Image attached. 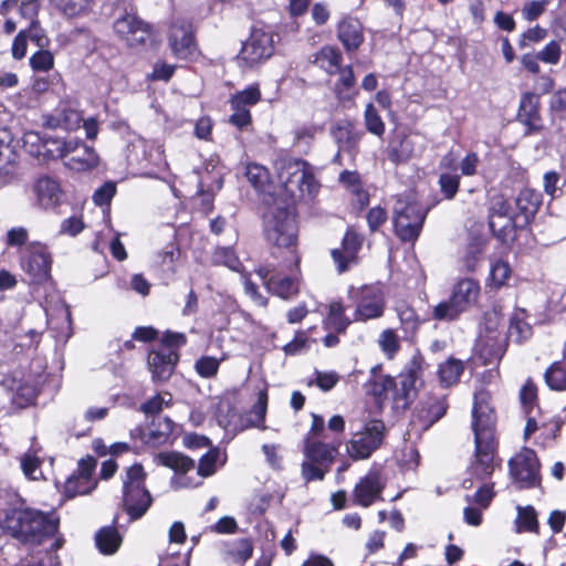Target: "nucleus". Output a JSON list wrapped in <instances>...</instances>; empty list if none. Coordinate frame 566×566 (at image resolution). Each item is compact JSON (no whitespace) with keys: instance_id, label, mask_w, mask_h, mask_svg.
Here are the masks:
<instances>
[{"instance_id":"f03ea898","label":"nucleus","mask_w":566,"mask_h":566,"mask_svg":"<svg viewBox=\"0 0 566 566\" xmlns=\"http://www.w3.org/2000/svg\"><path fill=\"white\" fill-rule=\"evenodd\" d=\"M428 210L412 195L398 196L392 207L394 227L397 237L405 242H415L424 223Z\"/></svg>"},{"instance_id":"f704fd0d","label":"nucleus","mask_w":566,"mask_h":566,"mask_svg":"<svg viewBox=\"0 0 566 566\" xmlns=\"http://www.w3.org/2000/svg\"><path fill=\"white\" fill-rule=\"evenodd\" d=\"M268 410V394L261 390L258 394V399L247 416L248 424L244 427H256L265 430L264 426L265 415Z\"/></svg>"},{"instance_id":"052dcab7","label":"nucleus","mask_w":566,"mask_h":566,"mask_svg":"<svg viewBox=\"0 0 566 566\" xmlns=\"http://www.w3.org/2000/svg\"><path fill=\"white\" fill-rule=\"evenodd\" d=\"M29 27L24 29L27 31L28 39L39 46V49L46 48L50 43L44 30L40 27L38 19L28 20Z\"/></svg>"},{"instance_id":"a18cd8bd","label":"nucleus","mask_w":566,"mask_h":566,"mask_svg":"<svg viewBox=\"0 0 566 566\" xmlns=\"http://www.w3.org/2000/svg\"><path fill=\"white\" fill-rule=\"evenodd\" d=\"M507 333L510 339L522 343L532 336V326L523 317L515 315L511 318Z\"/></svg>"},{"instance_id":"c756f323","label":"nucleus","mask_w":566,"mask_h":566,"mask_svg":"<svg viewBox=\"0 0 566 566\" xmlns=\"http://www.w3.org/2000/svg\"><path fill=\"white\" fill-rule=\"evenodd\" d=\"M520 119L530 128H536L538 115V97L535 93L526 92L522 95L518 109Z\"/></svg>"},{"instance_id":"2eb2a0df","label":"nucleus","mask_w":566,"mask_h":566,"mask_svg":"<svg viewBox=\"0 0 566 566\" xmlns=\"http://www.w3.org/2000/svg\"><path fill=\"white\" fill-rule=\"evenodd\" d=\"M420 374L421 363L418 358L415 357L409 361L405 370L400 374L398 382L391 377H386L384 379L382 387L385 390L396 387V399L401 398L405 400V405H407L410 400L411 394L417 388V382L420 380Z\"/></svg>"},{"instance_id":"4be33fe9","label":"nucleus","mask_w":566,"mask_h":566,"mask_svg":"<svg viewBox=\"0 0 566 566\" xmlns=\"http://www.w3.org/2000/svg\"><path fill=\"white\" fill-rule=\"evenodd\" d=\"M337 36L347 52H355L364 42V31L360 21L352 17L344 18L338 23Z\"/></svg>"},{"instance_id":"49530a36","label":"nucleus","mask_w":566,"mask_h":566,"mask_svg":"<svg viewBox=\"0 0 566 566\" xmlns=\"http://www.w3.org/2000/svg\"><path fill=\"white\" fill-rule=\"evenodd\" d=\"M245 176L249 182L258 191H264L265 186L269 184V171L265 167L258 164H250L247 166Z\"/></svg>"},{"instance_id":"ea45409f","label":"nucleus","mask_w":566,"mask_h":566,"mask_svg":"<svg viewBox=\"0 0 566 566\" xmlns=\"http://www.w3.org/2000/svg\"><path fill=\"white\" fill-rule=\"evenodd\" d=\"M545 380L553 390L566 389V361L554 363L545 373Z\"/></svg>"},{"instance_id":"2f4dec72","label":"nucleus","mask_w":566,"mask_h":566,"mask_svg":"<svg viewBox=\"0 0 566 566\" xmlns=\"http://www.w3.org/2000/svg\"><path fill=\"white\" fill-rule=\"evenodd\" d=\"M69 139L63 140L59 138L44 139L42 143V149L30 150L32 154L36 156H43L49 159H57L62 158L65 160L67 150H69Z\"/></svg>"},{"instance_id":"9d476101","label":"nucleus","mask_w":566,"mask_h":566,"mask_svg":"<svg viewBox=\"0 0 566 566\" xmlns=\"http://www.w3.org/2000/svg\"><path fill=\"white\" fill-rule=\"evenodd\" d=\"M168 41L174 55L178 59L188 60L197 51L192 24L185 19H176L171 23Z\"/></svg>"},{"instance_id":"7c9ffc66","label":"nucleus","mask_w":566,"mask_h":566,"mask_svg":"<svg viewBox=\"0 0 566 566\" xmlns=\"http://www.w3.org/2000/svg\"><path fill=\"white\" fill-rule=\"evenodd\" d=\"M342 61L340 52L332 46L322 48L315 56V63L328 74H336Z\"/></svg>"},{"instance_id":"774afa93","label":"nucleus","mask_w":566,"mask_h":566,"mask_svg":"<svg viewBox=\"0 0 566 566\" xmlns=\"http://www.w3.org/2000/svg\"><path fill=\"white\" fill-rule=\"evenodd\" d=\"M28 240H29V232L24 227L11 228L7 232L6 242L9 247H13V248L24 247L25 248L30 243V242H28Z\"/></svg>"},{"instance_id":"72a5a7b5","label":"nucleus","mask_w":566,"mask_h":566,"mask_svg":"<svg viewBox=\"0 0 566 566\" xmlns=\"http://www.w3.org/2000/svg\"><path fill=\"white\" fill-rule=\"evenodd\" d=\"M489 224L492 232L500 238L507 237L509 234L514 232V230L517 227H524V224H522V221L520 220V217L516 216V213L501 216L500 218L490 217Z\"/></svg>"},{"instance_id":"f257e3e1","label":"nucleus","mask_w":566,"mask_h":566,"mask_svg":"<svg viewBox=\"0 0 566 566\" xmlns=\"http://www.w3.org/2000/svg\"><path fill=\"white\" fill-rule=\"evenodd\" d=\"M490 399L491 396L485 390L474 395L472 429L475 451L469 467V474L476 480L490 478L495 468V416L490 406Z\"/></svg>"},{"instance_id":"423d86ee","label":"nucleus","mask_w":566,"mask_h":566,"mask_svg":"<svg viewBox=\"0 0 566 566\" xmlns=\"http://www.w3.org/2000/svg\"><path fill=\"white\" fill-rule=\"evenodd\" d=\"M384 436L385 424L381 420L367 421L347 442L348 455L355 461L368 459L381 446Z\"/></svg>"},{"instance_id":"bf43d9fd","label":"nucleus","mask_w":566,"mask_h":566,"mask_svg":"<svg viewBox=\"0 0 566 566\" xmlns=\"http://www.w3.org/2000/svg\"><path fill=\"white\" fill-rule=\"evenodd\" d=\"M220 361L212 356H202L196 361L195 368L201 377L210 378L217 375Z\"/></svg>"},{"instance_id":"b1692460","label":"nucleus","mask_w":566,"mask_h":566,"mask_svg":"<svg viewBox=\"0 0 566 566\" xmlns=\"http://www.w3.org/2000/svg\"><path fill=\"white\" fill-rule=\"evenodd\" d=\"M363 133L355 129L347 120H338L332 128V136L343 151L353 153L357 147Z\"/></svg>"},{"instance_id":"39448f33","label":"nucleus","mask_w":566,"mask_h":566,"mask_svg":"<svg viewBox=\"0 0 566 566\" xmlns=\"http://www.w3.org/2000/svg\"><path fill=\"white\" fill-rule=\"evenodd\" d=\"M285 188L292 195L297 190L300 196L313 198L319 190L314 168L302 159L289 160L280 175Z\"/></svg>"},{"instance_id":"603ef678","label":"nucleus","mask_w":566,"mask_h":566,"mask_svg":"<svg viewBox=\"0 0 566 566\" xmlns=\"http://www.w3.org/2000/svg\"><path fill=\"white\" fill-rule=\"evenodd\" d=\"M378 344L388 358H392L400 349L398 335L392 329H385L378 338Z\"/></svg>"},{"instance_id":"09e8293b","label":"nucleus","mask_w":566,"mask_h":566,"mask_svg":"<svg viewBox=\"0 0 566 566\" xmlns=\"http://www.w3.org/2000/svg\"><path fill=\"white\" fill-rule=\"evenodd\" d=\"M174 426L169 418H158V427L149 430L147 442L153 444L165 443L172 433Z\"/></svg>"},{"instance_id":"9b49d317","label":"nucleus","mask_w":566,"mask_h":566,"mask_svg":"<svg viewBox=\"0 0 566 566\" xmlns=\"http://www.w3.org/2000/svg\"><path fill=\"white\" fill-rule=\"evenodd\" d=\"M114 31L129 46L144 44L151 34L150 25L132 13L116 19Z\"/></svg>"},{"instance_id":"37998d69","label":"nucleus","mask_w":566,"mask_h":566,"mask_svg":"<svg viewBox=\"0 0 566 566\" xmlns=\"http://www.w3.org/2000/svg\"><path fill=\"white\" fill-rule=\"evenodd\" d=\"M482 254L483 247L480 242L470 243L461 258L462 269L467 272H474L482 260Z\"/></svg>"},{"instance_id":"680f3d73","label":"nucleus","mask_w":566,"mask_h":566,"mask_svg":"<svg viewBox=\"0 0 566 566\" xmlns=\"http://www.w3.org/2000/svg\"><path fill=\"white\" fill-rule=\"evenodd\" d=\"M55 112L60 117L62 128L71 130L78 127L82 118L77 111L60 106Z\"/></svg>"},{"instance_id":"a19ab883","label":"nucleus","mask_w":566,"mask_h":566,"mask_svg":"<svg viewBox=\"0 0 566 566\" xmlns=\"http://www.w3.org/2000/svg\"><path fill=\"white\" fill-rule=\"evenodd\" d=\"M516 531L521 532H538L537 515L533 506H517Z\"/></svg>"},{"instance_id":"20e7f679","label":"nucleus","mask_w":566,"mask_h":566,"mask_svg":"<svg viewBox=\"0 0 566 566\" xmlns=\"http://www.w3.org/2000/svg\"><path fill=\"white\" fill-rule=\"evenodd\" d=\"M146 473L139 463L126 470L123 479V504L132 520H138L146 514L153 503V497L145 486Z\"/></svg>"},{"instance_id":"bb28decb","label":"nucleus","mask_w":566,"mask_h":566,"mask_svg":"<svg viewBox=\"0 0 566 566\" xmlns=\"http://www.w3.org/2000/svg\"><path fill=\"white\" fill-rule=\"evenodd\" d=\"M539 206L538 195L531 189H523L515 199L516 216L520 217L522 224L526 226L534 217Z\"/></svg>"},{"instance_id":"5701e85b","label":"nucleus","mask_w":566,"mask_h":566,"mask_svg":"<svg viewBox=\"0 0 566 566\" xmlns=\"http://www.w3.org/2000/svg\"><path fill=\"white\" fill-rule=\"evenodd\" d=\"M38 203L44 208L56 207L62 199V190L59 182L49 177H40L33 187Z\"/></svg>"},{"instance_id":"a211bd4d","label":"nucleus","mask_w":566,"mask_h":566,"mask_svg":"<svg viewBox=\"0 0 566 566\" xmlns=\"http://www.w3.org/2000/svg\"><path fill=\"white\" fill-rule=\"evenodd\" d=\"M13 135L8 128H0V185L13 180L18 174V154Z\"/></svg>"},{"instance_id":"aec40b11","label":"nucleus","mask_w":566,"mask_h":566,"mask_svg":"<svg viewBox=\"0 0 566 566\" xmlns=\"http://www.w3.org/2000/svg\"><path fill=\"white\" fill-rule=\"evenodd\" d=\"M258 275L263 280L269 292L283 300H290L298 293V283L291 277H279L272 274L269 266H261L256 270Z\"/></svg>"},{"instance_id":"13d9d810","label":"nucleus","mask_w":566,"mask_h":566,"mask_svg":"<svg viewBox=\"0 0 566 566\" xmlns=\"http://www.w3.org/2000/svg\"><path fill=\"white\" fill-rule=\"evenodd\" d=\"M149 143L143 138H137L129 145L128 159L136 164L150 161L151 155L148 154Z\"/></svg>"},{"instance_id":"7ed1b4c3","label":"nucleus","mask_w":566,"mask_h":566,"mask_svg":"<svg viewBox=\"0 0 566 566\" xmlns=\"http://www.w3.org/2000/svg\"><path fill=\"white\" fill-rule=\"evenodd\" d=\"M264 235L269 243L290 248L296 243L297 226L293 212L275 202L268 207L263 217Z\"/></svg>"},{"instance_id":"cd10ccee","label":"nucleus","mask_w":566,"mask_h":566,"mask_svg":"<svg viewBox=\"0 0 566 566\" xmlns=\"http://www.w3.org/2000/svg\"><path fill=\"white\" fill-rule=\"evenodd\" d=\"M155 462L174 470L176 473H187L195 468V461L179 452H159Z\"/></svg>"},{"instance_id":"473e14b6","label":"nucleus","mask_w":566,"mask_h":566,"mask_svg":"<svg viewBox=\"0 0 566 566\" xmlns=\"http://www.w3.org/2000/svg\"><path fill=\"white\" fill-rule=\"evenodd\" d=\"M39 452L40 449L31 448L20 459L23 474L30 480H40L43 476Z\"/></svg>"},{"instance_id":"8fccbe9b","label":"nucleus","mask_w":566,"mask_h":566,"mask_svg":"<svg viewBox=\"0 0 566 566\" xmlns=\"http://www.w3.org/2000/svg\"><path fill=\"white\" fill-rule=\"evenodd\" d=\"M30 66L34 72H49L54 66V55L51 51L40 49L30 57Z\"/></svg>"},{"instance_id":"5fc2aeb1","label":"nucleus","mask_w":566,"mask_h":566,"mask_svg":"<svg viewBox=\"0 0 566 566\" xmlns=\"http://www.w3.org/2000/svg\"><path fill=\"white\" fill-rule=\"evenodd\" d=\"M90 483V471H87L86 475L69 479L65 483V493L71 497L86 494L92 490Z\"/></svg>"},{"instance_id":"4468645a","label":"nucleus","mask_w":566,"mask_h":566,"mask_svg":"<svg viewBox=\"0 0 566 566\" xmlns=\"http://www.w3.org/2000/svg\"><path fill=\"white\" fill-rule=\"evenodd\" d=\"M69 150L64 165L74 171H90L99 164V156L95 149L77 139H69Z\"/></svg>"},{"instance_id":"0eeeda50","label":"nucleus","mask_w":566,"mask_h":566,"mask_svg":"<svg viewBox=\"0 0 566 566\" xmlns=\"http://www.w3.org/2000/svg\"><path fill=\"white\" fill-rule=\"evenodd\" d=\"M21 268L33 284H41L51 277L52 256L41 242H30L21 250Z\"/></svg>"},{"instance_id":"4c0bfd02","label":"nucleus","mask_w":566,"mask_h":566,"mask_svg":"<svg viewBox=\"0 0 566 566\" xmlns=\"http://www.w3.org/2000/svg\"><path fill=\"white\" fill-rule=\"evenodd\" d=\"M338 81L335 84V93L340 101L350 98L349 91L354 87L356 80L350 65L340 67L338 70Z\"/></svg>"},{"instance_id":"de8ad7c7","label":"nucleus","mask_w":566,"mask_h":566,"mask_svg":"<svg viewBox=\"0 0 566 566\" xmlns=\"http://www.w3.org/2000/svg\"><path fill=\"white\" fill-rule=\"evenodd\" d=\"M212 263L224 265L235 272L241 269V262L231 248H217L212 254Z\"/></svg>"},{"instance_id":"dca6fc26","label":"nucleus","mask_w":566,"mask_h":566,"mask_svg":"<svg viewBox=\"0 0 566 566\" xmlns=\"http://www.w3.org/2000/svg\"><path fill=\"white\" fill-rule=\"evenodd\" d=\"M447 408L444 397L429 396L416 408L411 420L412 427L420 430L429 429L446 415Z\"/></svg>"},{"instance_id":"e433bc0d","label":"nucleus","mask_w":566,"mask_h":566,"mask_svg":"<svg viewBox=\"0 0 566 566\" xmlns=\"http://www.w3.org/2000/svg\"><path fill=\"white\" fill-rule=\"evenodd\" d=\"M345 307L340 302H333L329 305V313L325 321L327 328L334 329L337 333H343L350 324V321L345 316Z\"/></svg>"},{"instance_id":"6e6d98bb","label":"nucleus","mask_w":566,"mask_h":566,"mask_svg":"<svg viewBox=\"0 0 566 566\" xmlns=\"http://www.w3.org/2000/svg\"><path fill=\"white\" fill-rule=\"evenodd\" d=\"M52 2L65 15L73 18L85 12L90 0H52Z\"/></svg>"},{"instance_id":"a878e982","label":"nucleus","mask_w":566,"mask_h":566,"mask_svg":"<svg viewBox=\"0 0 566 566\" xmlns=\"http://www.w3.org/2000/svg\"><path fill=\"white\" fill-rule=\"evenodd\" d=\"M339 444H329L317 441H307L305 447V454L307 460L329 469L338 453Z\"/></svg>"},{"instance_id":"1a4fd4ad","label":"nucleus","mask_w":566,"mask_h":566,"mask_svg":"<svg viewBox=\"0 0 566 566\" xmlns=\"http://www.w3.org/2000/svg\"><path fill=\"white\" fill-rule=\"evenodd\" d=\"M349 297L356 302V321L366 322L378 318L384 314L385 297L381 289L378 286L350 287Z\"/></svg>"},{"instance_id":"338daca9","label":"nucleus","mask_w":566,"mask_h":566,"mask_svg":"<svg viewBox=\"0 0 566 566\" xmlns=\"http://www.w3.org/2000/svg\"><path fill=\"white\" fill-rule=\"evenodd\" d=\"M494 496V492L491 485L484 484L478 489V491L471 496L467 495L465 500L469 504L475 503L481 509H486L492 499Z\"/></svg>"},{"instance_id":"c85d7f7f","label":"nucleus","mask_w":566,"mask_h":566,"mask_svg":"<svg viewBox=\"0 0 566 566\" xmlns=\"http://www.w3.org/2000/svg\"><path fill=\"white\" fill-rule=\"evenodd\" d=\"M95 544L102 554L112 555L119 548L122 537L115 527L105 526L96 533Z\"/></svg>"},{"instance_id":"3c124183","label":"nucleus","mask_w":566,"mask_h":566,"mask_svg":"<svg viewBox=\"0 0 566 566\" xmlns=\"http://www.w3.org/2000/svg\"><path fill=\"white\" fill-rule=\"evenodd\" d=\"M253 546L248 538H240L234 541L228 549V554L239 563H244L251 558Z\"/></svg>"},{"instance_id":"412c9836","label":"nucleus","mask_w":566,"mask_h":566,"mask_svg":"<svg viewBox=\"0 0 566 566\" xmlns=\"http://www.w3.org/2000/svg\"><path fill=\"white\" fill-rule=\"evenodd\" d=\"M419 151L420 149L416 148L413 138L401 132L392 136L387 147L388 158L396 165L407 163Z\"/></svg>"},{"instance_id":"ddd939ff","label":"nucleus","mask_w":566,"mask_h":566,"mask_svg":"<svg viewBox=\"0 0 566 566\" xmlns=\"http://www.w3.org/2000/svg\"><path fill=\"white\" fill-rule=\"evenodd\" d=\"M179 354L167 345H159L148 355V367L154 381H167L178 363Z\"/></svg>"},{"instance_id":"69168bd1","label":"nucleus","mask_w":566,"mask_h":566,"mask_svg":"<svg viewBox=\"0 0 566 566\" xmlns=\"http://www.w3.org/2000/svg\"><path fill=\"white\" fill-rule=\"evenodd\" d=\"M219 458L218 450H209L206 454H203L199 461L198 465V475L202 478L210 476L216 471V462Z\"/></svg>"},{"instance_id":"864d4df0","label":"nucleus","mask_w":566,"mask_h":566,"mask_svg":"<svg viewBox=\"0 0 566 566\" xmlns=\"http://www.w3.org/2000/svg\"><path fill=\"white\" fill-rule=\"evenodd\" d=\"M260 90L256 86H250L231 98V107L240 106L249 108L256 104L260 101Z\"/></svg>"},{"instance_id":"6ab92c4d","label":"nucleus","mask_w":566,"mask_h":566,"mask_svg":"<svg viewBox=\"0 0 566 566\" xmlns=\"http://www.w3.org/2000/svg\"><path fill=\"white\" fill-rule=\"evenodd\" d=\"M363 244V238L356 232L348 230L343 239L342 248L332 250V258L337 266L338 273H344L350 265L357 262V253Z\"/></svg>"},{"instance_id":"58836bf2","label":"nucleus","mask_w":566,"mask_h":566,"mask_svg":"<svg viewBox=\"0 0 566 566\" xmlns=\"http://www.w3.org/2000/svg\"><path fill=\"white\" fill-rule=\"evenodd\" d=\"M11 8H17L23 19L32 20L38 18L40 0H4L2 2L3 10H9Z\"/></svg>"},{"instance_id":"c03bdc74","label":"nucleus","mask_w":566,"mask_h":566,"mask_svg":"<svg viewBox=\"0 0 566 566\" xmlns=\"http://www.w3.org/2000/svg\"><path fill=\"white\" fill-rule=\"evenodd\" d=\"M512 270L507 262L499 260L491 265L489 284L492 287L500 289L506 284L511 277Z\"/></svg>"},{"instance_id":"e2e57ef3","label":"nucleus","mask_w":566,"mask_h":566,"mask_svg":"<svg viewBox=\"0 0 566 566\" xmlns=\"http://www.w3.org/2000/svg\"><path fill=\"white\" fill-rule=\"evenodd\" d=\"M460 185L459 175L441 174L439 178V186L446 199H452L458 192Z\"/></svg>"},{"instance_id":"f8f14e48","label":"nucleus","mask_w":566,"mask_h":566,"mask_svg":"<svg viewBox=\"0 0 566 566\" xmlns=\"http://www.w3.org/2000/svg\"><path fill=\"white\" fill-rule=\"evenodd\" d=\"M386 481L378 471H369L355 485L353 497L356 504L363 507H369L375 502L382 500V491Z\"/></svg>"},{"instance_id":"0e129e2a","label":"nucleus","mask_w":566,"mask_h":566,"mask_svg":"<svg viewBox=\"0 0 566 566\" xmlns=\"http://www.w3.org/2000/svg\"><path fill=\"white\" fill-rule=\"evenodd\" d=\"M116 193V184L114 181H106L93 193V201L97 206L109 205Z\"/></svg>"},{"instance_id":"4d7b16f0","label":"nucleus","mask_w":566,"mask_h":566,"mask_svg":"<svg viewBox=\"0 0 566 566\" xmlns=\"http://www.w3.org/2000/svg\"><path fill=\"white\" fill-rule=\"evenodd\" d=\"M365 124L367 130L376 136H381L385 133V124L373 104L366 106Z\"/></svg>"},{"instance_id":"c9c22d12","label":"nucleus","mask_w":566,"mask_h":566,"mask_svg":"<svg viewBox=\"0 0 566 566\" xmlns=\"http://www.w3.org/2000/svg\"><path fill=\"white\" fill-rule=\"evenodd\" d=\"M463 363L459 359L450 358L439 366V380L444 387L452 386L458 382L463 373Z\"/></svg>"},{"instance_id":"f3484780","label":"nucleus","mask_w":566,"mask_h":566,"mask_svg":"<svg viewBox=\"0 0 566 566\" xmlns=\"http://www.w3.org/2000/svg\"><path fill=\"white\" fill-rule=\"evenodd\" d=\"M273 35L262 30H253L241 50V57L250 63L269 59L274 51Z\"/></svg>"},{"instance_id":"393cba45","label":"nucleus","mask_w":566,"mask_h":566,"mask_svg":"<svg viewBox=\"0 0 566 566\" xmlns=\"http://www.w3.org/2000/svg\"><path fill=\"white\" fill-rule=\"evenodd\" d=\"M479 295V282L473 279H462L453 286L450 297L465 312L476 303Z\"/></svg>"},{"instance_id":"79ce46f5","label":"nucleus","mask_w":566,"mask_h":566,"mask_svg":"<svg viewBox=\"0 0 566 566\" xmlns=\"http://www.w3.org/2000/svg\"><path fill=\"white\" fill-rule=\"evenodd\" d=\"M463 313L462 308L451 298L440 302L433 307L432 317L438 321H454Z\"/></svg>"},{"instance_id":"6e6552de","label":"nucleus","mask_w":566,"mask_h":566,"mask_svg":"<svg viewBox=\"0 0 566 566\" xmlns=\"http://www.w3.org/2000/svg\"><path fill=\"white\" fill-rule=\"evenodd\" d=\"M510 474L521 489L539 484V461L534 450L523 448L509 461Z\"/></svg>"}]
</instances>
